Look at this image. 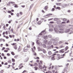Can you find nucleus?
Returning <instances> with one entry per match:
<instances>
[{"mask_svg":"<svg viewBox=\"0 0 73 73\" xmlns=\"http://www.w3.org/2000/svg\"><path fill=\"white\" fill-rule=\"evenodd\" d=\"M50 23L51 24H53L54 23V22H53V21H51L50 22Z\"/></svg>","mask_w":73,"mask_h":73,"instance_id":"nucleus-61","label":"nucleus"},{"mask_svg":"<svg viewBox=\"0 0 73 73\" xmlns=\"http://www.w3.org/2000/svg\"><path fill=\"white\" fill-rule=\"evenodd\" d=\"M5 49V47H3L2 48V50H4Z\"/></svg>","mask_w":73,"mask_h":73,"instance_id":"nucleus-47","label":"nucleus"},{"mask_svg":"<svg viewBox=\"0 0 73 73\" xmlns=\"http://www.w3.org/2000/svg\"><path fill=\"white\" fill-rule=\"evenodd\" d=\"M64 56H62V57H60V55L59 54H56V58L57 60H60V59H61V58H64Z\"/></svg>","mask_w":73,"mask_h":73,"instance_id":"nucleus-2","label":"nucleus"},{"mask_svg":"<svg viewBox=\"0 0 73 73\" xmlns=\"http://www.w3.org/2000/svg\"><path fill=\"white\" fill-rule=\"evenodd\" d=\"M15 3V2L13 1L9 2L8 3V5H11V4H14Z\"/></svg>","mask_w":73,"mask_h":73,"instance_id":"nucleus-5","label":"nucleus"},{"mask_svg":"<svg viewBox=\"0 0 73 73\" xmlns=\"http://www.w3.org/2000/svg\"><path fill=\"white\" fill-rule=\"evenodd\" d=\"M43 53H46V51H45V50H43Z\"/></svg>","mask_w":73,"mask_h":73,"instance_id":"nucleus-38","label":"nucleus"},{"mask_svg":"<svg viewBox=\"0 0 73 73\" xmlns=\"http://www.w3.org/2000/svg\"><path fill=\"white\" fill-rule=\"evenodd\" d=\"M11 45H13V46L14 48L16 50L17 49V43H14L12 44H11Z\"/></svg>","mask_w":73,"mask_h":73,"instance_id":"nucleus-1","label":"nucleus"},{"mask_svg":"<svg viewBox=\"0 0 73 73\" xmlns=\"http://www.w3.org/2000/svg\"><path fill=\"white\" fill-rule=\"evenodd\" d=\"M11 31L12 33H13V29H11Z\"/></svg>","mask_w":73,"mask_h":73,"instance_id":"nucleus-26","label":"nucleus"},{"mask_svg":"<svg viewBox=\"0 0 73 73\" xmlns=\"http://www.w3.org/2000/svg\"><path fill=\"white\" fill-rule=\"evenodd\" d=\"M69 63H67L66 64V66H67V67H68V66H69Z\"/></svg>","mask_w":73,"mask_h":73,"instance_id":"nucleus-41","label":"nucleus"},{"mask_svg":"<svg viewBox=\"0 0 73 73\" xmlns=\"http://www.w3.org/2000/svg\"><path fill=\"white\" fill-rule=\"evenodd\" d=\"M14 7L15 8H18L19 7V6H18L17 5V4H15V6H14Z\"/></svg>","mask_w":73,"mask_h":73,"instance_id":"nucleus-17","label":"nucleus"},{"mask_svg":"<svg viewBox=\"0 0 73 73\" xmlns=\"http://www.w3.org/2000/svg\"><path fill=\"white\" fill-rule=\"evenodd\" d=\"M29 30H32V27H30L29 28Z\"/></svg>","mask_w":73,"mask_h":73,"instance_id":"nucleus-35","label":"nucleus"},{"mask_svg":"<svg viewBox=\"0 0 73 73\" xmlns=\"http://www.w3.org/2000/svg\"><path fill=\"white\" fill-rule=\"evenodd\" d=\"M7 56H10V54H9V53H7Z\"/></svg>","mask_w":73,"mask_h":73,"instance_id":"nucleus-39","label":"nucleus"},{"mask_svg":"<svg viewBox=\"0 0 73 73\" xmlns=\"http://www.w3.org/2000/svg\"><path fill=\"white\" fill-rule=\"evenodd\" d=\"M34 69L35 70H37V67H34Z\"/></svg>","mask_w":73,"mask_h":73,"instance_id":"nucleus-28","label":"nucleus"},{"mask_svg":"<svg viewBox=\"0 0 73 73\" xmlns=\"http://www.w3.org/2000/svg\"><path fill=\"white\" fill-rule=\"evenodd\" d=\"M20 40L18 38L17 39V41H19Z\"/></svg>","mask_w":73,"mask_h":73,"instance_id":"nucleus-59","label":"nucleus"},{"mask_svg":"<svg viewBox=\"0 0 73 73\" xmlns=\"http://www.w3.org/2000/svg\"><path fill=\"white\" fill-rule=\"evenodd\" d=\"M65 47V45L61 46L59 47L60 48H64Z\"/></svg>","mask_w":73,"mask_h":73,"instance_id":"nucleus-21","label":"nucleus"},{"mask_svg":"<svg viewBox=\"0 0 73 73\" xmlns=\"http://www.w3.org/2000/svg\"><path fill=\"white\" fill-rule=\"evenodd\" d=\"M12 61L13 62H15V59H14L13 58H12Z\"/></svg>","mask_w":73,"mask_h":73,"instance_id":"nucleus-18","label":"nucleus"},{"mask_svg":"<svg viewBox=\"0 0 73 73\" xmlns=\"http://www.w3.org/2000/svg\"><path fill=\"white\" fill-rule=\"evenodd\" d=\"M48 54L50 55H51V54H52V52L50 51L48 52Z\"/></svg>","mask_w":73,"mask_h":73,"instance_id":"nucleus-14","label":"nucleus"},{"mask_svg":"<svg viewBox=\"0 0 73 73\" xmlns=\"http://www.w3.org/2000/svg\"><path fill=\"white\" fill-rule=\"evenodd\" d=\"M5 25H4L3 26V28L4 29H5Z\"/></svg>","mask_w":73,"mask_h":73,"instance_id":"nucleus-37","label":"nucleus"},{"mask_svg":"<svg viewBox=\"0 0 73 73\" xmlns=\"http://www.w3.org/2000/svg\"><path fill=\"white\" fill-rule=\"evenodd\" d=\"M34 56H36V53L35 52H34Z\"/></svg>","mask_w":73,"mask_h":73,"instance_id":"nucleus-50","label":"nucleus"},{"mask_svg":"<svg viewBox=\"0 0 73 73\" xmlns=\"http://www.w3.org/2000/svg\"><path fill=\"white\" fill-rule=\"evenodd\" d=\"M31 49H32V51L33 52H35V50L33 49L32 48H31Z\"/></svg>","mask_w":73,"mask_h":73,"instance_id":"nucleus-44","label":"nucleus"},{"mask_svg":"<svg viewBox=\"0 0 73 73\" xmlns=\"http://www.w3.org/2000/svg\"><path fill=\"white\" fill-rule=\"evenodd\" d=\"M43 47H44V48H45L46 47V45L45 44H44L43 45Z\"/></svg>","mask_w":73,"mask_h":73,"instance_id":"nucleus-51","label":"nucleus"},{"mask_svg":"<svg viewBox=\"0 0 73 73\" xmlns=\"http://www.w3.org/2000/svg\"><path fill=\"white\" fill-rule=\"evenodd\" d=\"M4 52H8V51L6 50H5Z\"/></svg>","mask_w":73,"mask_h":73,"instance_id":"nucleus-57","label":"nucleus"},{"mask_svg":"<svg viewBox=\"0 0 73 73\" xmlns=\"http://www.w3.org/2000/svg\"><path fill=\"white\" fill-rule=\"evenodd\" d=\"M3 45V44H1L0 45V46L1 47Z\"/></svg>","mask_w":73,"mask_h":73,"instance_id":"nucleus-64","label":"nucleus"},{"mask_svg":"<svg viewBox=\"0 0 73 73\" xmlns=\"http://www.w3.org/2000/svg\"><path fill=\"white\" fill-rule=\"evenodd\" d=\"M13 65H15V63H13L12 64Z\"/></svg>","mask_w":73,"mask_h":73,"instance_id":"nucleus-63","label":"nucleus"},{"mask_svg":"<svg viewBox=\"0 0 73 73\" xmlns=\"http://www.w3.org/2000/svg\"><path fill=\"white\" fill-rule=\"evenodd\" d=\"M11 53L12 55H13V56H15V54L13 52H12Z\"/></svg>","mask_w":73,"mask_h":73,"instance_id":"nucleus-19","label":"nucleus"},{"mask_svg":"<svg viewBox=\"0 0 73 73\" xmlns=\"http://www.w3.org/2000/svg\"><path fill=\"white\" fill-rule=\"evenodd\" d=\"M18 17H19V13H17V15H16Z\"/></svg>","mask_w":73,"mask_h":73,"instance_id":"nucleus-36","label":"nucleus"},{"mask_svg":"<svg viewBox=\"0 0 73 73\" xmlns=\"http://www.w3.org/2000/svg\"><path fill=\"white\" fill-rule=\"evenodd\" d=\"M24 66H23V64L21 63L19 65L18 67L19 68V69H21L22 68H23Z\"/></svg>","mask_w":73,"mask_h":73,"instance_id":"nucleus-3","label":"nucleus"},{"mask_svg":"<svg viewBox=\"0 0 73 73\" xmlns=\"http://www.w3.org/2000/svg\"><path fill=\"white\" fill-rule=\"evenodd\" d=\"M52 14H47V15H46V16L50 17V16H52Z\"/></svg>","mask_w":73,"mask_h":73,"instance_id":"nucleus-16","label":"nucleus"},{"mask_svg":"<svg viewBox=\"0 0 73 73\" xmlns=\"http://www.w3.org/2000/svg\"><path fill=\"white\" fill-rule=\"evenodd\" d=\"M54 21H57V18H55L54 19Z\"/></svg>","mask_w":73,"mask_h":73,"instance_id":"nucleus-32","label":"nucleus"},{"mask_svg":"<svg viewBox=\"0 0 73 73\" xmlns=\"http://www.w3.org/2000/svg\"><path fill=\"white\" fill-rule=\"evenodd\" d=\"M1 55L2 56H3V57H4V56H5V55H4V53H2L1 54Z\"/></svg>","mask_w":73,"mask_h":73,"instance_id":"nucleus-43","label":"nucleus"},{"mask_svg":"<svg viewBox=\"0 0 73 73\" xmlns=\"http://www.w3.org/2000/svg\"><path fill=\"white\" fill-rule=\"evenodd\" d=\"M42 35V33H40L39 34V35H40V36H41V35Z\"/></svg>","mask_w":73,"mask_h":73,"instance_id":"nucleus-49","label":"nucleus"},{"mask_svg":"<svg viewBox=\"0 0 73 73\" xmlns=\"http://www.w3.org/2000/svg\"><path fill=\"white\" fill-rule=\"evenodd\" d=\"M36 42L37 44H38V45H42V43L40 42V41L38 40L36 41Z\"/></svg>","mask_w":73,"mask_h":73,"instance_id":"nucleus-4","label":"nucleus"},{"mask_svg":"<svg viewBox=\"0 0 73 73\" xmlns=\"http://www.w3.org/2000/svg\"><path fill=\"white\" fill-rule=\"evenodd\" d=\"M9 25L8 24H6V26L7 27H8Z\"/></svg>","mask_w":73,"mask_h":73,"instance_id":"nucleus-52","label":"nucleus"},{"mask_svg":"<svg viewBox=\"0 0 73 73\" xmlns=\"http://www.w3.org/2000/svg\"><path fill=\"white\" fill-rule=\"evenodd\" d=\"M72 29V28H70L69 29L66 30L65 31V32H66V33L67 32H69L70 31V29Z\"/></svg>","mask_w":73,"mask_h":73,"instance_id":"nucleus-7","label":"nucleus"},{"mask_svg":"<svg viewBox=\"0 0 73 73\" xmlns=\"http://www.w3.org/2000/svg\"><path fill=\"white\" fill-rule=\"evenodd\" d=\"M36 58H35V59H40V58H39V57H36Z\"/></svg>","mask_w":73,"mask_h":73,"instance_id":"nucleus-40","label":"nucleus"},{"mask_svg":"<svg viewBox=\"0 0 73 73\" xmlns=\"http://www.w3.org/2000/svg\"><path fill=\"white\" fill-rule=\"evenodd\" d=\"M38 65V64H37V63H35L34 64V65L35 66H37Z\"/></svg>","mask_w":73,"mask_h":73,"instance_id":"nucleus-33","label":"nucleus"},{"mask_svg":"<svg viewBox=\"0 0 73 73\" xmlns=\"http://www.w3.org/2000/svg\"><path fill=\"white\" fill-rule=\"evenodd\" d=\"M4 64L5 65H8V63L7 62H6Z\"/></svg>","mask_w":73,"mask_h":73,"instance_id":"nucleus-46","label":"nucleus"},{"mask_svg":"<svg viewBox=\"0 0 73 73\" xmlns=\"http://www.w3.org/2000/svg\"><path fill=\"white\" fill-rule=\"evenodd\" d=\"M48 73H52V72L51 71H48Z\"/></svg>","mask_w":73,"mask_h":73,"instance_id":"nucleus-54","label":"nucleus"},{"mask_svg":"<svg viewBox=\"0 0 73 73\" xmlns=\"http://www.w3.org/2000/svg\"><path fill=\"white\" fill-rule=\"evenodd\" d=\"M4 72V71L3 70H2L1 71V73H3Z\"/></svg>","mask_w":73,"mask_h":73,"instance_id":"nucleus-42","label":"nucleus"},{"mask_svg":"<svg viewBox=\"0 0 73 73\" xmlns=\"http://www.w3.org/2000/svg\"><path fill=\"white\" fill-rule=\"evenodd\" d=\"M6 38L7 39L9 38V37L8 36H6Z\"/></svg>","mask_w":73,"mask_h":73,"instance_id":"nucleus-62","label":"nucleus"},{"mask_svg":"<svg viewBox=\"0 0 73 73\" xmlns=\"http://www.w3.org/2000/svg\"><path fill=\"white\" fill-rule=\"evenodd\" d=\"M24 50V52H27L28 51V49H25Z\"/></svg>","mask_w":73,"mask_h":73,"instance_id":"nucleus-23","label":"nucleus"},{"mask_svg":"<svg viewBox=\"0 0 73 73\" xmlns=\"http://www.w3.org/2000/svg\"><path fill=\"white\" fill-rule=\"evenodd\" d=\"M2 41L3 42H5V39H2Z\"/></svg>","mask_w":73,"mask_h":73,"instance_id":"nucleus-53","label":"nucleus"},{"mask_svg":"<svg viewBox=\"0 0 73 73\" xmlns=\"http://www.w3.org/2000/svg\"><path fill=\"white\" fill-rule=\"evenodd\" d=\"M56 5H58L60 6V5H61V3H56Z\"/></svg>","mask_w":73,"mask_h":73,"instance_id":"nucleus-11","label":"nucleus"},{"mask_svg":"<svg viewBox=\"0 0 73 73\" xmlns=\"http://www.w3.org/2000/svg\"><path fill=\"white\" fill-rule=\"evenodd\" d=\"M5 33L6 35H8V32L7 31H6Z\"/></svg>","mask_w":73,"mask_h":73,"instance_id":"nucleus-56","label":"nucleus"},{"mask_svg":"<svg viewBox=\"0 0 73 73\" xmlns=\"http://www.w3.org/2000/svg\"><path fill=\"white\" fill-rule=\"evenodd\" d=\"M8 63H9L10 64H11V63H12V61H11V60H10L8 61Z\"/></svg>","mask_w":73,"mask_h":73,"instance_id":"nucleus-24","label":"nucleus"},{"mask_svg":"<svg viewBox=\"0 0 73 73\" xmlns=\"http://www.w3.org/2000/svg\"><path fill=\"white\" fill-rule=\"evenodd\" d=\"M48 8V6H46L44 7V9H45L46 11Z\"/></svg>","mask_w":73,"mask_h":73,"instance_id":"nucleus-10","label":"nucleus"},{"mask_svg":"<svg viewBox=\"0 0 73 73\" xmlns=\"http://www.w3.org/2000/svg\"><path fill=\"white\" fill-rule=\"evenodd\" d=\"M6 50H7V51L8 52V50H10L9 48H6Z\"/></svg>","mask_w":73,"mask_h":73,"instance_id":"nucleus-29","label":"nucleus"},{"mask_svg":"<svg viewBox=\"0 0 73 73\" xmlns=\"http://www.w3.org/2000/svg\"><path fill=\"white\" fill-rule=\"evenodd\" d=\"M36 62L37 63L39 62V60H36Z\"/></svg>","mask_w":73,"mask_h":73,"instance_id":"nucleus-58","label":"nucleus"},{"mask_svg":"<svg viewBox=\"0 0 73 73\" xmlns=\"http://www.w3.org/2000/svg\"><path fill=\"white\" fill-rule=\"evenodd\" d=\"M40 62H38V65H42V63H43V61L42 60H40Z\"/></svg>","mask_w":73,"mask_h":73,"instance_id":"nucleus-8","label":"nucleus"},{"mask_svg":"<svg viewBox=\"0 0 73 73\" xmlns=\"http://www.w3.org/2000/svg\"><path fill=\"white\" fill-rule=\"evenodd\" d=\"M62 20H63V21H66L67 19L65 18H63L62 19Z\"/></svg>","mask_w":73,"mask_h":73,"instance_id":"nucleus-22","label":"nucleus"},{"mask_svg":"<svg viewBox=\"0 0 73 73\" xmlns=\"http://www.w3.org/2000/svg\"><path fill=\"white\" fill-rule=\"evenodd\" d=\"M18 57V56L17 55H16L14 57L15 58H17V57Z\"/></svg>","mask_w":73,"mask_h":73,"instance_id":"nucleus-27","label":"nucleus"},{"mask_svg":"<svg viewBox=\"0 0 73 73\" xmlns=\"http://www.w3.org/2000/svg\"><path fill=\"white\" fill-rule=\"evenodd\" d=\"M33 5H34L33 4H31L30 7V8H32V7H33Z\"/></svg>","mask_w":73,"mask_h":73,"instance_id":"nucleus-34","label":"nucleus"},{"mask_svg":"<svg viewBox=\"0 0 73 73\" xmlns=\"http://www.w3.org/2000/svg\"><path fill=\"white\" fill-rule=\"evenodd\" d=\"M56 53H54L52 55V58H54L55 57V56L56 55Z\"/></svg>","mask_w":73,"mask_h":73,"instance_id":"nucleus-13","label":"nucleus"},{"mask_svg":"<svg viewBox=\"0 0 73 73\" xmlns=\"http://www.w3.org/2000/svg\"><path fill=\"white\" fill-rule=\"evenodd\" d=\"M64 49H62L59 51L60 53H64Z\"/></svg>","mask_w":73,"mask_h":73,"instance_id":"nucleus-6","label":"nucleus"},{"mask_svg":"<svg viewBox=\"0 0 73 73\" xmlns=\"http://www.w3.org/2000/svg\"><path fill=\"white\" fill-rule=\"evenodd\" d=\"M70 21H69V20H68L67 22H66V23H70Z\"/></svg>","mask_w":73,"mask_h":73,"instance_id":"nucleus-48","label":"nucleus"},{"mask_svg":"<svg viewBox=\"0 0 73 73\" xmlns=\"http://www.w3.org/2000/svg\"><path fill=\"white\" fill-rule=\"evenodd\" d=\"M56 9H58V10H60L61 9V8H60V7H57L56 8Z\"/></svg>","mask_w":73,"mask_h":73,"instance_id":"nucleus-20","label":"nucleus"},{"mask_svg":"<svg viewBox=\"0 0 73 73\" xmlns=\"http://www.w3.org/2000/svg\"><path fill=\"white\" fill-rule=\"evenodd\" d=\"M9 37H10V38H12V35H9Z\"/></svg>","mask_w":73,"mask_h":73,"instance_id":"nucleus-55","label":"nucleus"},{"mask_svg":"<svg viewBox=\"0 0 73 73\" xmlns=\"http://www.w3.org/2000/svg\"><path fill=\"white\" fill-rule=\"evenodd\" d=\"M55 9L54 8H53L51 10V11H55Z\"/></svg>","mask_w":73,"mask_h":73,"instance_id":"nucleus-30","label":"nucleus"},{"mask_svg":"<svg viewBox=\"0 0 73 73\" xmlns=\"http://www.w3.org/2000/svg\"><path fill=\"white\" fill-rule=\"evenodd\" d=\"M42 23V22H41V21H39L38 22L37 24H38V25H40Z\"/></svg>","mask_w":73,"mask_h":73,"instance_id":"nucleus-9","label":"nucleus"},{"mask_svg":"<svg viewBox=\"0 0 73 73\" xmlns=\"http://www.w3.org/2000/svg\"><path fill=\"white\" fill-rule=\"evenodd\" d=\"M68 49H69V47H68V46H66L65 48V50L66 51V50H68Z\"/></svg>","mask_w":73,"mask_h":73,"instance_id":"nucleus-15","label":"nucleus"},{"mask_svg":"<svg viewBox=\"0 0 73 73\" xmlns=\"http://www.w3.org/2000/svg\"><path fill=\"white\" fill-rule=\"evenodd\" d=\"M3 58L4 59H7V57L6 56H4Z\"/></svg>","mask_w":73,"mask_h":73,"instance_id":"nucleus-60","label":"nucleus"},{"mask_svg":"<svg viewBox=\"0 0 73 73\" xmlns=\"http://www.w3.org/2000/svg\"><path fill=\"white\" fill-rule=\"evenodd\" d=\"M39 65V68H40L41 69H42V66L41 65V64H38Z\"/></svg>","mask_w":73,"mask_h":73,"instance_id":"nucleus-12","label":"nucleus"},{"mask_svg":"<svg viewBox=\"0 0 73 73\" xmlns=\"http://www.w3.org/2000/svg\"><path fill=\"white\" fill-rule=\"evenodd\" d=\"M21 7H22V8H24L25 7V6L24 5H22L21 6Z\"/></svg>","mask_w":73,"mask_h":73,"instance_id":"nucleus-45","label":"nucleus"},{"mask_svg":"<svg viewBox=\"0 0 73 73\" xmlns=\"http://www.w3.org/2000/svg\"><path fill=\"white\" fill-rule=\"evenodd\" d=\"M27 47L28 48H31V47L30 46V45H29V44H28L27 45Z\"/></svg>","mask_w":73,"mask_h":73,"instance_id":"nucleus-25","label":"nucleus"},{"mask_svg":"<svg viewBox=\"0 0 73 73\" xmlns=\"http://www.w3.org/2000/svg\"><path fill=\"white\" fill-rule=\"evenodd\" d=\"M19 14L20 15H23V12H19Z\"/></svg>","mask_w":73,"mask_h":73,"instance_id":"nucleus-31","label":"nucleus"}]
</instances>
